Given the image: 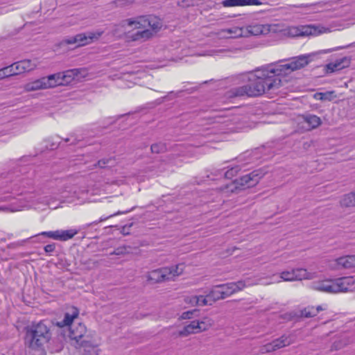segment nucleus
Here are the masks:
<instances>
[{"label":"nucleus","mask_w":355,"mask_h":355,"mask_svg":"<svg viewBox=\"0 0 355 355\" xmlns=\"http://www.w3.org/2000/svg\"><path fill=\"white\" fill-rule=\"evenodd\" d=\"M24 89L26 92H34L40 89H46L43 78L35 80L24 85Z\"/></svg>","instance_id":"bb28decb"},{"label":"nucleus","mask_w":355,"mask_h":355,"mask_svg":"<svg viewBox=\"0 0 355 355\" xmlns=\"http://www.w3.org/2000/svg\"><path fill=\"white\" fill-rule=\"evenodd\" d=\"M263 4L260 0H224L222 1V5L224 7L261 6Z\"/></svg>","instance_id":"412c9836"},{"label":"nucleus","mask_w":355,"mask_h":355,"mask_svg":"<svg viewBox=\"0 0 355 355\" xmlns=\"http://www.w3.org/2000/svg\"><path fill=\"white\" fill-rule=\"evenodd\" d=\"M195 311H196V310L185 311V312L182 313V314L181 315V318L182 319H189L191 318V315H193V312H195Z\"/></svg>","instance_id":"37998d69"},{"label":"nucleus","mask_w":355,"mask_h":355,"mask_svg":"<svg viewBox=\"0 0 355 355\" xmlns=\"http://www.w3.org/2000/svg\"><path fill=\"white\" fill-rule=\"evenodd\" d=\"M349 64V60L344 57L327 64L325 67L326 71L327 73H334L347 67Z\"/></svg>","instance_id":"4be33fe9"},{"label":"nucleus","mask_w":355,"mask_h":355,"mask_svg":"<svg viewBox=\"0 0 355 355\" xmlns=\"http://www.w3.org/2000/svg\"><path fill=\"white\" fill-rule=\"evenodd\" d=\"M246 31V37L248 35H280L289 37H304V36H317L322 33L329 32V29L321 25H305L298 26H288L279 24H260L252 23L244 28Z\"/></svg>","instance_id":"f03ea898"},{"label":"nucleus","mask_w":355,"mask_h":355,"mask_svg":"<svg viewBox=\"0 0 355 355\" xmlns=\"http://www.w3.org/2000/svg\"><path fill=\"white\" fill-rule=\"evenodd\" d=\"M272 282H259V284H263V285H268V284H272Z\"/></svg>","instance_id":"8fccbe9b"},{"label":"nucleus","mask_w":355,"mask_h":355,"mask_svg":"<svg viewBox=\"0 0 355 355\" xmlns=\"http://www.w3.org/2000/svg\"><path fill=\"white\" fill-rule=\"evenodd\" d=\"M14 64L17 74L19 75L23 73L30 72L36 69L38 65V62L35 60H23L16 62Z\"/></svg>","instance_id":"aec40b11"},{"label":"nucleus","mask_w":355,"mask_h":355,"mask_svg":"<svg viewBox=\"0 0 355 355\" xmlns=\"http://www.w3.org/2000/svg\"><path fill=\"white\" fill-rule=\"evenodd\" d=\"M127 248L125 246L123 247H119L118 248L115 249L113 252L111 253V254H115V255H122L124 254L128 253Z\"/></svg>","instance_id":"58836bf2"},{"label":"nucleus","mask_w":355,"mask_h":355,"mask_svg":"<svg viewBox=\"0 0 355 355\" xmlns=\"http://www.w3.org/2000/svg\"><path fill=\"white\" fill-rule=\"evenodd\" d=\"M87 264L88 269H93L98 266V261L93 259H89L85 263Z\"/></svg>","instance_id":"ea45409f"},{"label":"nucleus","mask_w":355,"mask_h":355,"mask_svg":"<svg viewBox=\"0 0 355 355\" xmlns=\"http://www.w3.org/2000/svg\"><path fill=\"white\" fill-rule=\"evenodd\" d=\"M187 303L191 304L192 306H197L198 299L196 295L188 297L185 300Z\"/></svg>","instance_id":"a19ab883"},{"label":"nucleus","mask_w":355,"mask_h":355,"mask_svg":"<svg viewBox=\"0 0 355 355\" xmlns=\"http://www.w3.org/2000/svg\"><path fill=\"white\" fill-rule=\"evenodd\" d=\"M329 267L331 270H341L355 268L354 255H347L330 261Z\"/></svg>","instance_id":"9d476101"},{"label":"nucleus","mask_w":355,"mask_h":355,"mask_svg":"<svg viewBox=\"0 0 355 355\" xmlns=\"http://www.w3.org/2000/svg\"><path fill=\"white\" fill-rule=\"evenodd\" d=\"M111 162V159H101L99 160L97 163L98 166L101 168L105 167L106 164Z\"/></svg>","instance_id":"a18cd8bd"},{"label":"nucleus","mask_w":355,"mask_h":355,"mask_svg":"<svg viewBox=\"0 0 355 355\" xmlns=\"http://www.w3.org/2000/svg\"><path fill=\"white\" fill-rule=\"evenodd\" d=\"M275 348L279 349L288 346L292 343V340L289 336L284 335L279 338L273 340Z\"/></svg>","instance_id":"7c9ffc66"},{"label":"nucleus","mask_w":355,"mask_h":355,"mask_svg":"<svg viewBox=\"0 0 355 355\" xmlns=\"http://www.w3.org/2000/svg\"><path fill=\"white\" fill-rule=\"evenodd\" d=\"M135 0H117L116 3L119 6H125L132 4Z\"/></svg>","instance_id":"79ce46f5"},{"label":"nucleus","mask_w":355,"mask_h":355,"mask_svg":"<svg viewBox=\"0 0 355 355\" xmlns=\"http://www.w3.org/2000/svg\"><path fill=\"white\" fill-rule=\"evenodd\" d=\"M55 244H49L44 247V250L46 253H51L55 250Z\"/></svg>","instance_id":"c03bdc74"},{"label":"nucleus","mask_w":355,"mask_h":355,"mask_svg":"<svg viewBox=\"0 0 355 355\" xmlns=\"http://www.w3.org/2000/svg\"><path fill=\"white\" fill-rule=\"evenodd\" d=\"M310 287L315 291L334 293V279H324L311 283Z\"/></svg>","instance_id":"6ab92c4d"},{"label":"nucleus","mask_w":355,"mask_h":355,"mask_svg":"<svg viewBox=\"0 0 355 355\" xmlns=\"http://www.w3.org/2000/svg\"><path fill=\"white\" fill-rule=\"evenodd\" d=\"M2 69L4 71L6 77H9V76L17 75V71H16V70L15 69V64L14 63L12 64L11 65H10V66H8V67L2 68Z\"/></svg>","instance_id":"c9c22d12"},{"label":"nucleus","mask_w":355,"mask_h":355,"mask_svg":"<svg viewBox=\"0 0 355 355\" xmlns=\"http://www.w3.org/2000/svg\"><path fill=\"white\" fill-rule=\"evenodd\" d=\"M316 95L320 96L319 98L321 100L324 99L325 96V94L322 93L317 94Z\"/></svg>","instance_id":"09e8293b"},{"label":"nucleus","mask_w":355,"mask_h":355,"mask_svg":"<svg viewBox=\"0 0 355 355\" xmlns=\"http://www.w3.org/2000/svg\"><path fill=\"white\" fill-rule=\"evenodd\" d=\"M263 176V173L259 170L254 171L241 177L239 180V184L245 187H252L259 182Z\"/></svg>","instance_id":"f8f14e48"},{"label":"nucleus","mask_w":355,"mask_h":355,"mask_svg":"<svg viewBox=\"0 0 355 355\" xmlns=\"http://www.w3.org/2000/svg\"><path fill=\"white\" fill-rule=\"evenodd\" d=\"M316 277L315 272H309L304 268H295L285 270L280 273V279L286 282L301 281L302 279H313Z\"/></svg>","instance_id":"6e6552de"},{"label":"nucleus","mask_w":355,"mask_h":355,"mask_svg":"<svg viewBox=\"0 0 355 355\" xmlns=\"http://www.w3.org/2000/svg\"><path fill=\"white\" fill-rule=\"evenodd\" d=\"M185 266L184 263H178L174 266L163 267L166 281H173L178 277L180 276Z\"/></svg>","instance_id":"a211bd4d"},{"label":"nucleus","mask_w":355,"mask_h":355,"mask_svg":"<svg viewBox=\"0 0 355 355\" xmlns=\"http://www.w3.org/2000/svg\"><path fill=\"white\" fill-rule=\"evenodd\" d=\"M78 230L71 229L67 230H56L43 232L40 234L58 241H67L78 234Z\"/></svg>","instance_id":"ddd939ff"},{"label":"nucleus","mask_w":355,"mask_h":355,"mask_svg":"<svg viewBox=\"0 0 355 355\" xmlns=\"http://www.w3.org/2000/svg\"><path fill=\"white\" fill-rule=\"evenodd\" d=\"M19 181L15 182L11 185H6L0 188V192L8 193L18 191Z\"/></svg>","instance_id":"2f4dec72"},{"label":"nucleus","mask_w":355,"mask_h":355,"mask_svg":"<svg viewBox=\"0 0 355 355\" xmlns=\"http://www.w3.org/2000/svg\"><path fill=\"white\" fill-rule=\"evenodd\" d=\"M309 63V56L303 55L288 60L272 62L241 73L240 80L243 83L248 82V84L232 89L230 91L231 96L246 95L255 97L270 91H275L284 85L283 78L304 67Z\"/></svg>","instance_id":"f257e3e1"},{"label":"nucleus","mask_w":355,"mask_h":355,"mask_svg":"<svg viewBox=\"0 0 355 355\" xmlns=\"http://www.w3.org/2000/svg\"><path fill=\"white\" fill-rule=\"evenodd\" d=\"M51 338L50 329L44 321L33 324L27 329L25 342L31 348H37L46 343Z\"/></svg>","instance_id":"39448f33"},{"label":"nucleus","mask_w":355,"mask_h":355,"mask_svg":"<svg viewBox=\"0 0 355 355\" xmlns=\"http://www.w3.org/2000/svg\"><path fill=\"white\" fill-rule=\"evenodd\" d=\"M103 31H89L77 34L74 36L64 39L62 44H73L76 46H83L92 43L97 40L103 35Z\"/></svg>","instance_id":"423d86ee"},{"label":"nucleus","mask_w":355,"mask_h":355,"mask_svg":"<svg viewBox=\"0 0 355 355\" xmlns=\"http://www.w3.org/2000/svg\"><path fill=\"white\" fill-rule=\"evenodd\" d=\"M86 332V327L82 323H78V324L73 325L70 327L69 337L72 340L75 341L77 346L81 347L83 346L84 343L82 338Z\"/></svg>","instance_id":"4468645a"},{"label":"nucleus","mask_w":355,"mask_h":355,"mask_svg":"<svg viewBox=\"0 0 355 355\" xmlns=\"http://www.w3.org/2000/svg\"><path fill=\"white\" fill-rule=\"evenodd\" d=\"M355 290L354 277H343L334 279V293L352 292Z\"/></svg>","instance_id":"1a4fd4ad"},{"label":"nucleus","mask_w":355,"mask_h":355,"mask_svg":"<svg viewBox=\"0 0 355 355\" xmlns=\"http://www.w3.org/2000/svg\"><path fill=\"white\" fill-rule=\"evenodd\" d=\"M59 73L51 74L46 77H43L45 88H52L59 85H64L63 81L60 78Z\"/></svg>","instance_id":"a878e982"},{"label":"nucleus","mask_w":355,"mask_h":355,"mask_svg":"<svg viewBox=\"0 0 355 355\" xmlns=\"http://www.w3.org/2000/svg\"><path fill=\"white\" fill-rule=\"evenodd\" d=\"M340 203L345 207H355V191L343 196Z\"/></svg>","instance_id":"c85d7f7f"},{"label":"nucleus","mask_w":355,"mask_h":355,"mask_svg":"<svg viewBox=\"0 0 355 355\" xmlns=\"http://www.w3.org/2000/svg\"><path fill=\"white\" fill-rule=\"evenodd\" d=\"M123 24L138 30L136 33L129 35L132 41L144 42L153 37L162 27V20L155 16H139L128 19L123 21Z\"/></svg>","instance_id":"7ed1b4c3"},{"label":"nucleus","mask_w":355,"mask_h":355,"mask_svg":"<svg viewBox=\"0 0 355 355\" xmlns=\"http://www.w3.org/2000/svg\"><path fill=\"white\" fill-rule=\"evenodd\" d=\"M218 35L220 38L222 39L246 37V31H245L244 28L234 26L220 30L218 33Z\"/></svg>","instance_id":"f3484780"},{"label":"nucleus","mask_w":355,"mask_h":355,"mask_svg":"<svg viewBox=\"0 0 355 355\" xmlns=\"http://www.w3.org/2000/svg\"><path fill=\"white\" fill-rule=\"evenodd\" d=\"M223 51H224L223 49H220V50L216 51V53H221V52H223Z\"/></svg>","instance_id":"864d4df0"},{"label":"nucleus","mask_w":355,"mask_h":355,"mask_svg":"<svg viewBox=\"0 0 355 355\" xmlns=\"http://www.w3.org/2000/svg\"><path fill=\"white\" fill-rule=\"evenodd\" d=\"M213 325V320L205 317L200 320H193L186 325L182 330L178 333V336L186 337L190 334H198L209 329Z\"/></svg>","instance_id":"0eeeda50"},{"label":"nucleus","mask_w":355,"mask_h":355,"mask_svg":"<svg viewBox=\"0 0 355 355\" xmlns=\"http://www.w3.org/2000/svg\"><path fill=\"white\" fill-rule=\"evenodd\" d=\"M211 304H213L216 301L225 299L223 297V294L222 293V289L220 288V285H217L214 286L207 294Z\"/></svg>","instance_id":"cd10ccee"},{"label":"nucleus","mask_w":355,"mask_h":355,"mask_svg":"<svg viewBox=\"0 0 355 355\" xmlns=\"http://www.w3.org/2000/svg\"><path fill=\"white\" fill-rule=\"evenodd\" d=\"M78 310L76 307L72 306L64 313V319L56 322V325L59 327L69 326L73 320L78 316Z\"/></svg>","instance_id":"5701e85b"},{"label":"nucleus","mask_w":355,"mask_h":355,"mask_svg":"<svg viewBox=\"0 0 355 355\" xmlns=\"http://www.w3.org/2000/svg\"><path fill=\"white\" fill-rule=\"evenodd\" d=\"M163 268H160L156 270H153L149 272L146 276L147 280L150 283H160L166 282Z\"/></svg>","instance_id":"393cba45"},{"label":"nucleus","mask_w":355,"mask_h":355,"mask_svg":"<svg viewBox=\"0 0 355 355\" xmlns=\"http://www.w3.org/2000/svg\"><path fill=\"white\" fill-rule=\"evenodd\" d=\"M324 309L325 308H323L322 306H318L317 307L308 306L301 311V315L304 318H312L315 316L320 311Z\"/></svg>","instance_id":"c756f323"},{"label":"nucleus","mask_w":355,"mask_h":355,"mask_svg":"<svg viewBox=\"0 0 355 355\" xmlns=\"http://www.w3.org/2000/svg\"><path fill=\"white\" fill-rule=\"evenodd\" d=\"M239 171V168L238 166L232 167L225 173L224 175L226 178L231 179L238 173Z\"/></svg>","instance_id":"e433bc0d"},{"label":"nucleus","mask_w":355,"mask_h":355,"mask_svg":"<svg viewBox=\"0 0 355 355\" xmlns=\"http://www.w3.org/2000/svg\"><path fill=\"white\" fill-rule=\"evenodd\" d=\"M151 151L155 153H160L164 152L166 150V146L164 144L158 143L151 146Z\"/></svg>","instance_id":"72a5a7b5"},{"label":"nucleus","mask_w":355,"mask_h":355,"mask_svg":"<svg viewBox=\"0 0 355 355\" xmlns=\"http://www.w3.org/2000/svg\"><path fill=\"white\" fill-rule=\"evenodd\" d=\"M198 299L197 306H206L211 305L209 298L207 295H196Z\"/></svg>","instance_id":"f704fd0d"},{"label":"nucleus","mask_w":355,"mask_h":355,"mask_svg":"<svg viewBox=\"0 0 355 355\" xmlns=\"http://www.w3.org/2000/svg\"><path fill=\"white\" fill-rule=\"evenodd\" d=\"M275 350H276V349L275 348L274 343L272 341L270 343H268V344L263 345L261 349V353H267V352H273Z\"/></svg>","instance_id":"4c0bfd02"},{"label":"nucleus","mask_w":355,"mask_h":355,"mask_svg":"<svg viewBox=\"0 0 355 355\" xmlns=\"http://www.w3.org/2000/svg\"><path fill=\"white\" fill-rule=\"evenodd\" d=\"M322 121L320 117L314 114H306L300 117V124L304 130H311L320 125Z\"/></svg>","instance_id":"dca6fc26"},{"label":"nucleus","mask_w":355,"mask_h":355,"mask_svg":"<svg viewBox=\"0 0 355 355\" xmlns=\"http://www.w3.org/2000/svg\"><path fill=\"white\" fill-rule=\"evenodd\" d=\"M82 71H84L80 69H73L63 72H60L59 74L60 76H61V80L64 82V85H66L70 83L75 78L78 79Z\"/></svg>","instance_id":"b1692460"},{"label":"nucleus","mask_w":355,"mask_h":355,"mask_svg":"<svg viewBox=\"0 0 355 355\" xmlns=\"http://www.w3.org/2000/svg\"><path fill=\"white\" fill-rule=\"evenodd\" d=\"M252 283L247 282L246 281H239L237 282H230L225 284H220L222 289L223 297L226 298L243 290L247 286L252 285Z\"/></svg>","instance_id":"9b49d317"},{"label":"nucleus","mask_w":355,"mask_h":355,"mask_svg":"<svg viewBox=\"0 0 355 355\" xmlns=\"http://www.w3.org/2000/svg\"><path fill=\"white\" fill-rule=\"evenodd\" d=\"M340 0H328L321 1L311 4H302L300 7L306 8L310 10L311 12H319L327 10L329 8L332 7L335 4H338Z\"/></svg>","instance_id":"2eb2a0df"},{"label":"nucleus","mask_w":355,"mask_h":355,"mask_svg":"<svg viewBox=\"0 0 355 355\" xmlns=\"http://www.w3.org/2000/svg\"><path fill=\"white\" fill-rule=\"evenodd\" d=\"M185 1L187 2L185 4H183V6H190L191 4L189 3V1L190 0H185Z\"/></svg>","instance_id":"603ef678"},{"label":"nucleus","mask_w":355,"mask_h":355,"mask_svg":"<svg viewBox=\"0 0 355 355\" xmlns=\"http://www.w3.org/2000/svg\"><path fill=\"white\" fill-rule=\"evenodd\" d=\"M9 198V196L0 197V200H7Z\"/></svg>","instance_id":"3c124183"},{"label":"nucleus","mask_w":355,"mask_h":355,"mask_svg":"<svg viewBox=\"0 0 355 355\" xmlns=\"http://www.w3.org/2000/svg\"><path fill=\"white\" fill-rule=\"evenodd\" d=\"M4 78H6L5 76V73H4V71H3L2 69H0V80Z\"/></svg>","instance_id":"de8ad7c7"},{"label":"nucleus","mask_w":355,"mask_h":355,"mask_svg":"<svg viewBox=\"0 0 355 355\" xmlns=\"http://www.w3.org/2000/svg\"><path fill=\"white\" fill-rule=\"evenodd\" d=\"M40 205L51 206L50 197L37 193L25 192L15 202L0 206V211L15 212L30 208L38 209Z\"/></svg>","instance_id":"20e7f679"},{"label":"nucleus","mask_w":355,"mask_h":355,"mask_svg":"<svg viewBox=\"0 0 355 355\" xmlns=\"http://www.w3.org/2000/svg\"><path fill=\"white\" fill-rule=\"evenodd\" d=\"M349 343V339L347 338L346 335H343L341 338V339L338 341H335L334 343V349H339L344 346L347 345Z\"/></svg>","instance_id":"473e14b6"},{"label":"nucleus","mask_w":355,"mask_h":355,"mask_svg":"<svg viewBox=\"0 0 355 355\" xmlns=\"http://www.w3.org/2000/svg\"><path fill=\"white\" fill-rule=\"evenodd\" d=\"M128 211H123V212H117L116 214H111L110 216H107V217H105V218H101V219L99 220V222H102V221H104L105 220H106L107 218H109L110 217H112V216H116V215H119V214H126Z\"/></svg>","instance_id":"49530a36"}]
</instances>
